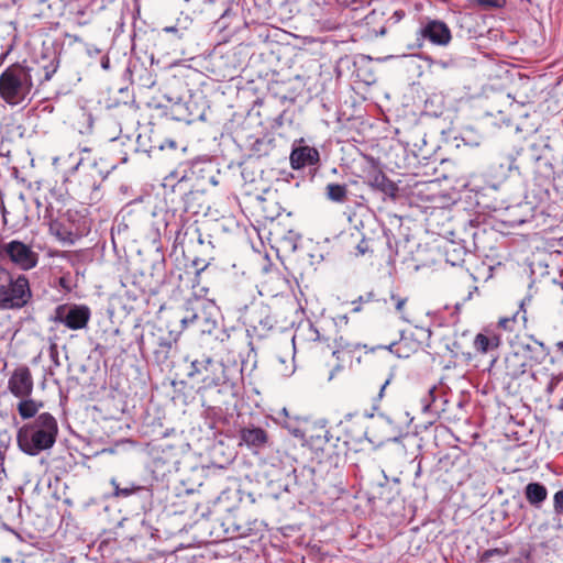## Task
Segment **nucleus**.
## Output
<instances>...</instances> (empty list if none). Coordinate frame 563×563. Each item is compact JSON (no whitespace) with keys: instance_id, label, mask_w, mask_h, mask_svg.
<instances>
[{"instance_id":"15","label":"nucleus","mask_w":563,"mask_h":563,"mask_svg":"<svg viewBox=\"0 0 563 563\" xmlns=\"http://www.w3.org/2000/svg\"><path fill=\"white\" fill-rule=\"evenodd\" d=\"M523 495L532 508L541 509L548 498V488L542 483L530 482L525 486Z\"/></svg>"},{"instance_id":"46","label":"nucleus","mask_w":563,"mask_h":563,"mask_svg":"<svg viewBox=\"0 0 563 563\" xmlns=\"http://www.w3.org/2000/svg\"><path fill=\"white\" fill-rule=\"evenodd\" d=\"M525 372H526V364H525V363H522V364L520 365V369L512 372V373H511V376H512V377H517L518 375L523 374Z\"/></svg>"},{"instance_id":"8","label":"nucleus","mask_w":563,"mask_h":563,"mask_svg":"<svg viewBox=\"0 0 563 563\" xmlns=\"http://www.w3.org/2000/svg\"><path fill=\"white\" fill-rule=\"evenodd\" d=\"M90 316V309L85 305H59L54 320L70 330H80L87 327Z\"/></svg>"},{"instance_id":"24","label":"nucleus","mask_w":563,"mask_h":563,"mask_svg":"<svg viewBox=\"0 0 563 563\" xmlns=\"http://www.w3.org/2000/svg\"><path fill=\"white\" fill-rule=\"evenodd\" d=\"M508 552H509V545H504V547H499V548H495V549H488L483 552V554L481 556V561L487 562L493 556L503 558V556L507 555Z\"/></svg>"},{"instance_id":"48","label":"nucleus","mask_w":563,"mask_h":563,"mask_svg":"<svg viewBox=\"0 0 563 563\" xmlns=\"http://www.w3.org/2000/svg\"><path fill=\"white\" fill-rule=\"evenodd\" d=\"M51 356H52L53 361H55V363L58 364L57 363V352L55 351V345H52V347H51Z\"/></svg>"},{"instance_id":"41","label":"nucleus","mask_w":563,"mask_h":563,"mask_svg":"<svg viewBox=\"0 0 563 563\" xmlns=\"http://www.w3.org/2000/svg\"><path fill=\"white\" fill-rule=\"evenodd\" d=\"M506 165H507L508 172H512L514 169H518V167L515 165V158H512L510 156L507 157Z\"/></svg>"},{"instance_id":"7","label":"nucleus","mask_w":563,"mask_h":563,"mask_svg":"<svg viewBox=\"0 0 563 563\" xmlns=\"http://www.w3.org/2000/svg\"><path fill=\"white\" fill-rule=\"evenodd\" d=\"M0 255L8 258L21 271H30L38 263V253L32 246L19 240L2 243L0 245Z\"/></svg>"},{"instance_id":"40","label":"nucleus","mask_w":563,"mask_h":563,"mask_svg":"<svg viewBox=\"0 0 563 563\" xmlns=\"http://www.w3.org/2000/svg\"><path fill=\"white\" fill-rule=\"evenodd\" d=\"M58 283H59V286L63 287L64 289H67V290L70 289L69 278L67 276L59 277Z\"/></svg>"},{"instance_id":"39","label":"nucleus","mask_w":563,"mask_h":563,"mask_svg":"<svg viewBox=\"0 0 563 563\" xmlns=\"http://www.w3.org/2000/svg\"><path fill=\"white\" fill-rule=\"evenodd\" d=\"M195 232L198 234V242H199L201 245H203V244L206 243V239H205V236L200 233V231H199V229H198V228H196V229H195ZM210 238H211L210 235H207V239H208L207 243H208L210 246H212V243H211Z\"/></svg>"},{"instance_id":"37","label":"nucleus","mask_w":563,"mask_h":563,"mask_svg":"<svg viewBox=\"0 0 563 563\" xmlns=\"http://www.w3.org/2000/svg\"><path fill=\"white\" fill-rule=\"evenodd\" d=\"M279 374L284 377H289L295 373V365L291 362L290 365L284 366V368L278 369Z\"/></svg>"},{"instance_id":"55","label":"nucleus","mask_w":563,"mask_h":563,"mask_svg":"<svg viewBox=\"0 0 563 563\" xmlns=\"http://www.w3.org/2000/svg\"><path fill=\"white\" fill-rule=\"evenodd\" d=\"M339 353H340V351L336 350V351L332 352V355L335 356L336 358H339Z\"/></svg>"},{"instance_id":"57","label":"nucleus","mask_w":563,"mask_h":563,"mask_svg":"<svg viewBox=\"0 0 563 563\" xmlns=\"http://www.w3.org/2000/svg\"><path fill=\"white\" fill-rule=\"evenodd\" d=\"M280 365H285L286 361L284 358H278Z\"/></svg>"},{"instance_id":"58","label":"nucleus","mask_w":563,"mask_h":563,"mask_svg":"<svg viewBox=\"0 0 563 563\" xmlns=\"http://www.w3.org/2000/svg\"><path fill=\"white\" fill-rule=\"evenodd\" d=\"M2 562H3V563H10V562H11V560H10L9 558H4V559H2Z\"/></svg>"},{"instance_id":"9","label":"nucleus","mask_w":563,"mask_h":563,"mask_svg":"<svg viewBox=\"0 0 563 563\" xmlns=\"http://www.w3.org/2000/svg\"><path fill=\"white\" fill-rule=\"evenodd\" d=\"M452 40L448 24L441 20L427 19L417 31V41H428L432 45L445 47Z\"/></svg>"},{"instance_id":"43","label":"nucleus","mask_w":563,"mask_h":563,"mask_svg":"<svg viewBox=\"0 0 563 563\" xmlns=\"http://www.w3.org/2000/svg\"><path fill=\"white\" fill-rule=\"evenodd\" d=\"M163 31L167 33H176L178 34L179 38L183 36V33H179V30L176 26H166L163 29Z\"/></svg>"},{"instance_id":"4","label":"nucleus","mask_w":563,"mask_h":563,"mask_svg":"<svg viewBox=\"0 0 563 563\" xmlns=\"http://www.w3.org/2000/svg\"><path fill=\"white\" fill-rule=\"evenodd\" d=\"M33 298L29 278L0 266V309L20 310Z\"/></svg>"},{"instance_id":"56","label":"nucleus","mask_w":563,"mask_h":563,"mask_svg":"<svg viewBox=\"0 0 563 563\" xmlns=\"http://www.w3.org/2000/svg\"><path fill=\"white\" fill-rule=\"evenodd\" d=\"M395 15H397V18L400 19L404 14L401 12L396 11Z\"/></svg>"},{"instance_id":"52","label":"nucleus","mask_w":563,"mask_h":563,"mask_svg":"<svg viewBox=\"0 0 563 563\" xmlns=\"http://www.w3.org/2000/svg\"><path fill=\"white\" fill-rule=\"evenodd\" d=\"M7 55H8V52H7V53H2V54L0 55V65H1V64L3 63V60L5 59Z\"/></svg>"},{"instance_id":"51","label":"nucleus","mask_w":563,"mask_h":563,"mask_svg":"<svg viewBox=\"0 0 563 563\" xmlns=\"http://www.w3.org/2000/svg\"><path fill=\"white\" fill-rule=\"evenodd\" d=\"M231 12V9L230 8H227L223 13L221 14V19H224L227 15H229Z\"/></svg>"},{"instance_id":"59","label":"nucleus","mask_w":563,"mask_h":563,"mask_svg":"<svg viewBox=\"0 0 563 563\" xmlns=\"http://www.w3.org/2000/svg\"><path fill=\"white\" fill-rule=\"evenodd\" d=\"M400 318H401V320H404V321H406V322H409V320L406 318V316H405V314H401V316H400Z\"/></svg>"},{"instance_id":"35","label":"nucleus","mask_w":563,"mask_h":563,"mask_svg":"<svg viewBox=\"0 0 563 563\" xmlns=\"http://www.w3.org/2000/svg\"><path fill=\"white\" fill-rule=\"evenodd\" d=\"M81 119H82L84 123H86L87 131H90L93 125V118H92L91 113L82 111Z\"/></svg>"},{"instance_id":"26","label":"nucleus","mask_w":563,"mask_h":563,"mask_svg":"<svg viewBox=\"0 0 563 563\" xmlns=\"http://www.w3.org/2000/svg\"><path fill=\"white\" fill-rule=\"evenodd\" d=\"M473 4H477L483 9H494L504 7L506 0H467Z\"/></svg>"},{"instance_id":"28","label":"nucleus","mask_w":563,"mask_h":563,"mask_svg":"<svg viewBox=\"0 0 563 563\" xmlns=\"http://www.w3.org/2000/svg\"><path fill=\"white\" fill-rule=\"evenodd\" d=\"M518 314H519V311L510 318H508V317L500 318L498 321V325L500 328H503L504 330L512 331V324L516 322Z\"/></svg>"},{"instance_id":"2","label":"nucleus","mask_w":563,"mask_h":563,"mask_svg":"<svg viewBox=\"0 0 563 563\" xmlns=\"http://www.w3.org/2000/svg\"><path fill=\"white\" fill-rule=\"evenodd\" d=\"M189 377L201 376L202 386L198 394L203 407L213 408L225 404V395L232 394L233 385L225 375V366L222 362L203 355L190 364Z\"/></svg>"},{"instance_id":"17","label":"nucleus","mask_w":563,"mask_h":563,"mask_svg":"<svg viewBox=\"0 0 563 563\" xmlns=\"http://www.w3.org/2000/svg\"><path fill=\"white\" fill-rule=\"evenodd\" d=\"M191 107H196V103H192L190 101L183 102L178 101L175 102L172 107V113L173 118L177 121H183L186 123H191L196 120V118L203 119V114L195 115V113L191 111Z\"/></svg>"},{"instance_id":"31","label":"nucleus","mask_w":563,"mask_h":563,"mask_svg":"<svg viewBox=\"0 0 563 563\" xmlns=\"http://www.w3.org/2000/svg\"><path fill=\"white\" fill-rule=\"evenodd\" d=\"M214 328H216V321L206 316V319H202V321L200 323L199 330L203 333H206V332L211 333Z\"/></svg>"},{"instance_id":"5","label":"nucleus","mask_w":563,"mask_h":563,"mask_svg":"<svg viewBox=\"0 0 563 563\" xmlns=\"http://www.w3.org/2000/svg\"><path fill=\"white\" fill-rule=\"evenodd\" d=\"M199 162H190L180 164L176 169L172 170L166 177V181H174V190H178L183 195V201L186 211H192V202L202 196L198 181V173L202 172Z\"/></svg>"},{"instance_id":"38","label":"nucleus","mask_w":563,"mask_h":563,"mask_svg":"<svg viewBox=\"0 0 563 563\" xmlns=\"http://www.w3.org/2000/svg\"><path fill=\"white\" fill-rule=\"evenodd\" d=\"M86 53L92 57L99 55L101 51L92 44H86Z\"/></svg>"},{"instance_id":"44","label":"nucleus","mask_w":563,"mask_h":563,"mask_svg":"<svg viewBox=\"0 0 563 563\" xmlns=\"http://www.w3.org/2000/svg\"><path fill=\"white\" fill-rule=\"evenodd\" d=\"M166 147H168V148H175V147H176V142H175V141H173V140H168V141H166L165 143H163V144L159 146V148H161V150H164V148H166Z\"/></svg>"},{"instance_id":"60","label":"nucleus","mask_w":563,"mask_h":563,"mask_svg":"<svg viewBox=\"0 0 563 563\" xmlns=\"http://www.w3.org/2000/svg\"><path fill=\"white\" fill-rule=\"evenodd\" d=\"M559 346H560V350H562V351H563V342H560V343H559Z\"/></svg>"},{"instance_id":"36","label":"nucleus","mask_w":563,"mask_h":563,"mask_svg":"<svg viewBox=\"0 0 563 563\" xmlns=\"http://www.w3.org/2000/svg\"><path fill=\"white\" fill-rule=\"evenodd\" d=\"M322 434H317L316 440L320 443H329L332 440V434L329 430H321Z\"/></svg>"},{"instance_id":"54","label":"nucleus","mask_w":563,"mask_h":563,"mask_svg":"<svg viewBox=\"0 0 563 563\" xmlns=\"http://www.w3.org/2000/svg\"><path fill=\"white\" fill-rule=\"evenodd\" d=\"M561 290H562V295L560 297V302L563 306V286H561ZM562 313H563V309H562Z\"/></svg>"},{"instance_id":"18","label":"nucleus","mask_w":563,"mask_h":563,"mask_svg":"<svg viewBox=\"0 0 563 563\" xmlns=\"http://www.w3.org/2000/svg\"><path fill=\"white\" fill-rule=\"evenodd\" d=\"M467 252L468 250L465 245H460L452 241L445 246L446 262L452 266L460 265L464 262Z\"/></svg>"},{"instance_id":"21","label":"nucleus","mask_w":563,"mask_h":563,"mask_svg":"<svg viewBox=\"0 0 563 563\" xmlns=\"http://www.w3.org/2000/svg\"><path fill=\"white\" fill-rule=\"evenodd\" d=\"M420 347L418 341L411 340L405 335L404 331H400V340L398 347L395 350V354L398 357H409L411 353L416 352Z\"/></svg>"},{"instance_id":"3","label":"nucleus","mask_w":563,"mask_h":563,"mask_svg":"<svg viewBox=\"0 0 563 563\" xmlns=\"http://www.w3.org/2000/svg\"><path fill=\"white\" fill-rule=\"evenodd\" d=\"M57 434V420L51 413L43 412L18 430L16 442L22 452L35 456L53 448Z\"/></svg>"},{"instance_id":"1","label":"nucleus","mask_w":563,"mask_h":563,"mask_svg":"<svg viewBox=\"0 0 563 563\" xmlns=\"http://www.w3.org/2000/svg\"><path fill=\"white\" fill-rule=\"evenodd\" d=\"M59 67L56 53L46 60L29 64L25 60L8 66L0 74V98L9 106H19L30 99L35 80L38 85L49 81Z\"/></svg>"},{"instance_id":"53","label":"nucleus","mask_w":563,"mask_h":563,"mask_svg":"<svg viewBox=\"0 0 563 563\" xmlns=\"http://www.w3.org/2000/svg\"><path fill=\"white\" fill-rule=\"evenodd\" d=\"M437 64L443 68H445L448 66V64L445 62H437Z\"/></svg>"},{"instance_id":"22","label":"nucleus","mask_w":563,"mask_h":563,"mask_svg":"<svg viewBox=\"0 0 563 563\" xmlns=\"http://www.w3.org/2000/svg\"><path fill=\"white\" fill-rule=\"evenodd\" d=\"M325 197L332 202L342 203L347 197V186L344 184L330 183L325 186Z\"/></svg>"},{"instance_id":"33","label":"nucleus","mask_w":563,"mask_h":563,"mask_svg":"<svg viewBox=\"0 0 563 563\" xmlns=\"http://www.w3.org/2000/svg\"><path fill=\"white\" fill-rule=\"evenodd\" d=\"M390 299H391L393 301H395V308H396V310H397L398 312H402L404 307H405V305H406V302H407V298H405V297H400V296H398V295H396V294H391V295H390Z\"/></svg>"},{"instance_id":"16","label":"nucleus","mask_w":563,"mask_h":563,"mask_svg":"<svg viewBox=\"0 0 563 563\" xmlns=\"http://www.w3.org/2000/svg\"><path fill=\"white\" fill-rule=\"evenodd\" d=\"M44 219L47 220L51 231L60 240L65 241L71 235V231L54 214V208L51 203L45 209Z\"/></svg>"},{"instance_id":"30","label":"nucleus","mask_w":563,"mask_h":563,"mask_svg":"<svg viewBox=\"0 0 563 563\" xmlns=\"http://www.w3.org/2000/svg\"><path fill=\"white\" fill-rule=\"evenodd\" d=\"M356 251L358 255H365L366 253L372 252L371 240L362 238L356 245Z\"/></svg>"},{"instance_id":"27","label":"nucleus","mask_w":563,"mask_h":563,"mask_svg":"<svg viewBox=\"0 0 563 563\" xmlns=\"http://www.w3.org/2000/svg\"><path fill=\"white\" fill-rule=\"evenodd\" d=\"M553 511L558 517L563 516V490H558L553 496Z\"/></svg>"},{"instance_id":"45","label":"nucleus","mask_w":563,"mask_h":563,"mask_svg":"<svg viewBox=\"0 0 563 563\" xmlns=\"http://www.w3.org/2000/svg\"><path fill=\"white\" fill-rule=\"evenodd\" d=\"M101 67L103 69H109L110 68V60H109V57L107 56H103L102 59H101Z\"/></svg>"},{"instance_id":"23","label":"nucleus","mask_w":563,"mask_h":563,"mask_svg":"<svg viewBox=\"0 0 563 563\" xmlns=\"http://www.w3.org/2000/svg\"><path fill=\"white\" fill-rule=\"evenodd\" d=\"M41 407V402H36L30 397L21 398V401L18 404V411L22 419H30L35 417Z\"/></svg>"},{"instance_id":"11","label":"nucleus","mask_w":563,"mask_h":563,"mask_svg":"<svg viewBox=\"0 0 563 563\" xmlns=\"http://www.w3.org/2000/svg\"><path fill=\"white\" fill-rule=\"evenodd\" d=\"M176 342L177 339L172 331L157 329L151 333L152 352L156 364L164 365L169 360Z\"/></svg>"},{"instance_id":"25","label":"nucleus","mask_w":563,"mask_h":563,"mask_svg":"<svg viewBox=\"0 0 563 563\" xmlns=\"http://www.w3.org/2000/svg\"><path fill=\"white\" fill-rule=\"evenodd\" d=\"M202 319H206V312L205 311L195 312V313H191L188 317H184L181 319V323H183V325L185 328H187L189 325H197L198 328H200V323H201Z\"/></svg>"},{"instance_id":"13","label":"nucleus","mask_w":563,"mask_h":563,"mask_svg":"<svg viewBox=\"0 0 563 563\" xmlns=\"http://www.w3.org/2000/svg\"><path fill=\"white\" fill-rule=\"evenodd\" d=\"M373 190L382 192L385 197L396 199L398 186L390 180L382 170L373 169L366 176L365 181Z\"/></svg>"},{"instance_id":"12","label":"nucleus","mask_w":563,"mask_h":563,"mask_svg":"<svg viewBox=\"0 0 563 563\" xmlns=\"http://www.w3.org/2000/svg\"><path fill=\"white\" fill-rule=\"evenodd\" d=\"M9 391L16 398H27L33 391V378L27 366H20L13 371L8 380Z\"/></svg>"},{"instance_id":"29","label":"nucleus","mask_w":563,"mask_h":563,"mask_svg":"<svg viewBox=\"0 0 563 563\" xmlns=\"http://www.w3.org/2000/svg\"><path fill=\"white\" fill-rule=\"evenodd\" d=\"M232 527V530L233 532L236 533L238 537H244V536H247L249 531H251L252 529L251 528H247L243 525H235V523H231L229 520H228V528H227V531L230 530V528Z\"/></svg>"},{"instance_id":"14","label":"nucleus","mask_w":563,"mask_h":563,"mask_svg":"<svg viewBox=\"0 0 563 563\" xmlns=\"http://www.w3.org/2000/svg\"><path fill=\"white\" fill-rule=\"evenodd\" d=\"M290 165L294 169L316 165L319 162V152L314 147L299 146L290 153Z\"/></svg>"},{"instance_id":"34","label":"nucleus","mask_w":563,"mask_h":563,"mask_svg":"<svg viewBox=\"0 0 563 563\" xmlns=\"http://www.w3.org/2000/svg\"><path fill=\"white\" fill-rule=\"evenodd\" d=\"M561 380H562V378L559 376L552 377L545 387V393L548 395H552L555 391V389Z\"/></svg>"},{"instance_id":"49","label":"nucleus","mask_w":563,"mask_h":563,"mask_svg":"<svg viewBox=\"0 0 563 563\" xmlns=\"http://www.w3.org/2000/svg\"><path fill=\"white\" fill-rule=\"evenodd\" d=\"M525 305H526V299H523V300L520 302V310L523 312V314H522V317H521V318H522V320H523V321H526V320H527V318H526V310L523 309Z\"/></svg>"},{"instance_id":"42","label":"nucleus","mask_w":563,"mask_h":563,"mask_svg":"<svg viewBox=\"0 0 563 563\" xmlns=\"http://www.w3.org/2000/svg\"><path fill=\"white\" fill-rule=\"evenodd\" d=\"M398 344H399V341L391 342L390 344H388L386 346L379 345V346H377V349H386V350L390 351L391 353H395V350L398 347Z\"/></svg>"},{"instance_id":"10","label":"nucleus","mask_w":563,"mask_h":563,"mask_svg":"<svg viewBox=\"0 0 563 563\" xmlns=\"http://www.w3.org/2000/svg\"><path fill=\"white\" fill-rule=\"evenodd\" d=\"M239 445L247 448L253 454H258L271 446L267 431L255 424H247L239 430Z\"/></svg>"},{"instance_id":"47","label":"nucleus","mask_w":563,"mask_h":563,"mask_svg":"<svg viewBox=\"0 0 563 563\" xmlns=\"http://www.w3.org/2000/svg\"><path fill=\"white\" fill-rule=\"evenodd\" d=\"M389 383H390V377H389V378H387V379L384 382V384L380 386V390H379V394H378L379 398H382V397H383L384 390H385V388L387 387V385H388Z\"/></svg>"},{"instance_id":"20","label":"nucleus","mask_w":563,"mask_h":563,"mask_svg":"<svg viewBox=\"0 0 563 563\" xmlns=\"http://www.w3.org/2000/svg\"><path fill=\"white\" fill-rule=\"evenodd\" d=\"M499 338L497 335H485L483 333H478L474 339V349L479 353H487L490 350L497 349L499 346Z\"/></svg>"},{"instance_id":"19","label":"nucleus","mask_w":563,"mask_h":563,"mask_svg":"<svg viewBox=\"0 0 563 563\" xmlns=\"http://www.w3.org/2000/svg\"><path fill=\"white\" fill-rule=\"evenodd\" d=\"M110 484L113 487V495L115 497L126 498V497H129L133 494H137V493H146V494L151 495L150 490L146 487L136 485L134 483H130L129 485L121 487L115 478H111Z\"/></svg>"},{"instance_id":"50","label":"nucleus","mask_w":563,"mask_h":563,"mask_svg":"<svg viewBox=\"0 0 563 563\" xmlns=\"http://www.w3.org/2000/svg\"><path fill=\"white\" fill-rule=\"evenodd\" d=\"M139 347H140V351H141V352L145 349V342H144L143 336L141 338V340H140V342H139Z\"/></svg>"},{"instance_id":"32","label":"nucleus","mask_w":563,"mask_h":563,"mask_svg":"<svg viewBox=\"0 0 563 563\" xmlns=\"http://www.w3.org/2000/svg\"><path fill=\"white\" fill-rule=\"evenodd\" d=\"M373 299V294L368 292L365 296H360L356 300L352 301L353 312H360L362 310L361 301H371Z\"/></svg>"},{"instance_id":"6","label":"nucleus","mask_w":563,"mask_h":563,"mask_svg":"<svg viewBox=\"0 0 563 563\" xmlns=\"http://www.w3.org/2000/svg\"><path fill=\"white\" fill-rule=\"evenodd\" d=\"M76 170L80 173L78 179V190L76 191L79 199L89 202L98 201L101 197L100 186L108 176L103 173L97 162L85 164L80 159L76 165Z\"/></svg>"}]
</instances>
